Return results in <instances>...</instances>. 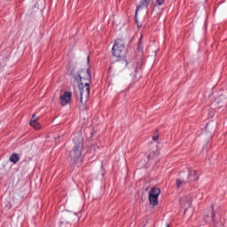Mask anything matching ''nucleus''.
<instances>
[{"label": "nucleus", "instance_id": "nucleus-13", "mask_svg": "<svg viewBox=\"0 0 227 227\" xmlns=\"http://www.w3.org/2000/svg\"><path fill=\"white\" fill-rule=\"evenodd\" d=\"M31 127H34V129H35V130H39L40 129V123L37 121H34V123H30Z\"/></svg>", "mask_w": 227, "mask_h": 227}, {"label": "nucleus", "instance_id": "nucleus-6", "mask_svg": "<svg viewBox=\"0 0 227 227\" xmlns=\"http://www.w3.org/2000/svg\"><path fill=\"white\" fill-rule=\"evenodd\" d=\"M150 3H152V0H140V4L137 5L135 17H137V12L141 8H148V6H150Z\"/></svg>", "mask_w": 227, "mask_h": 227}, {"label": "nucleus", "instance_id": "nucleus-16", "mask_svg": "<svg viewBox=\"0 0 227 227\" xmlns=\"http://www.w3.org/2000/svg\"><path fill=\"white\" fill-rule=\"evenodd\" d=\"M153 141H157L159 139V137H153Z\"/></svg>", "mask_w": 227, "mask_h": 227}, {"label": "nucleus", "instance_id": "nucleus-12", "mask_svg": "<svg viewBox=\"0 0 227 227\" xmlns=\"http://www.w3.org/2000/svg\"><path fill=\"white\" fill-rule=\"evenodd\" d=\"M166 0H154V6H162Z\"/></svg>", "mask_w": 227, "mask_h": 227}, {"label": "nucleus", "instance_id": "nucleus-4", "mask_svg": "<svg viewBox=\"0 0 227 227\" xmlns=\"http://www.w3.org/2000/svg\"><path fill=\"white\" fill-rule=\"evenodd\" d=\"M159 196H160V188L153 187L149 192V203L153 207L159 205Z\"/></svg>", "mask_w": 227, "mask_h": 227}, {"label": "nucleus", "instance_id": "nucleus-7", "mask_svg": "<svg viewBox=\"0 0 227 227\" xmlns=\"http://www.w3.org/2000/svg\"><path fill=\"white\" fill-rule=\"evenodd\" d=\"M188 180H189V182L198 180V171L189 169L188 170Z\"/></svg>", "mask_w": 227, "mask_h": 227}, {"label": "nucleus", "instance_id": "nucleus-3", "mask_svg": "<svg viewBox=\"0 0 227 227\" xmlns=\"http://www.w3.org/2000/svg\"><path fill=\"white\" fill-rule=\"evenodd\" d=\"M113 56L123 58L125 56V43L121 39H117L112 48Z\"/></svg>", "mask_w": 227, "mask_h": 227}, {"label": "nucleus", "instance_id": "nucleus-8", "mask_svg": "<svg viewBox=\"0 0 227 227\" xmlns=\"http://www.w3.org/2000/svg\"><path fill=\"white\" fill-rule=\"evenodd\" d=\"M191 203H192L191 197H184L180 200V204L183 207H191Z\"/></svg>", "mask_w": 227, "mask_h": 227}, {"label": "nucleus", "instance_id": "nucleus-1", "mask_svg": "<svg viewBox=\"0 0 227 227\" xmlns=\"http://www.w3.org/2000/svg\"><path fill=\"white\" fill-rule=\"evenodd\" d=\"M74 81L79 84L77 98H79L81 105L84 106L90 98V82H91V74H90V70H80L78 75L74 76Z\"/></svg>", "mask_w": 227, "mask_h": 227}, {"label": "nucleus", "instance_id": "nucleus-15", "mask_svg": "<svg viewBox=\"0 0 227 227\" xmlns=\"http://www.w3.org/2000/svg\"><path fill=\"white\" fill-rule=\"evenodd\" d=\"M211 217L212 219L215 217V213L214 212V207H212Z\"/></svg>", "mask_w": 227, "mask_h": 227}, {"label": "nucleus", "instance_id": "nucleus-10", "mask_svg": "<svg viewBox=\"0 0 227 227\" xmlns=\"http://www.w3.org/2000/svg\"><path fill=\"white\" fill-rule=\"evenodd\" d=\"M11 162H13V164H17L20 160V155L17 153H14L10 157Z\"/></svg>", "mask_w": 227, "mask_h": 227}, {"label": "nucleus", "instance_id": "nucleus-2", "mask_svg": "<svg viewBox=\"0 0 227 227\" xmlns=\"http://www.w3.org/2000/svg\"><path fill=\"white\" fill-rule=\"evenodd\" d=\"M73 141L74 146L69 154L71 162L73 164H81V162H82V148H84V143L81 137H75Z\"/></svg>", "mask_w": 227, "mask_h": 227}, {"label": "nucleus", "instance_id": "nucleus-5", "mask_svg": "<svg viewBox=\"0 0 227 227\" xmlns=\"http://www.w3.org/2000/svg\"><path fill=\"white\" fill-rule=\"evenodd\" d=\"M70 102H72V92L67 90L59 96V104L63 107H65V106H68Z\"/></svg>", "mask_w": 227, "mask_h": 227}, {"label": "nucleus", "instance_id": "nucleus-11", "mask_svg": "<svg viewBox=\"0 0 227 227\" xmlns=\"http://www.w3.org/2000/svg\"><path fill=\"white\" fill-rule=\"evenodd\" d=\"M176 184L177 189H180L182 187V185H185L186 183L180 179H176Z\"/></svg>", "mask_w": 227, "mask_h": 227}, {"label": "nucleus", "instance_id": "nucleus-18", "mask_svg": "<svg viewBox=\"0 0 227 227\" xmlns=\"http://www.w3.org/2000/svg\"><path fill=\"white\" fill-rule=\"evenodd\" d=\"M143 37L140 38V40L142 39ZM138 44L141 45V41H138Z\"/></svg>", "mask_w": 227, "mask_h": 227}, {"label": "nucleus", "instance_id": "nucleus-19", "mask_svg": "<svg viewBox=\"0 0 227 227\" xmlns=\"http://www.w3.org/2000/svg\"><path fill=\"white\" fill-rule=\"evenodd\" d=\"M88 61L90 62V57L87 58Z\"/></svg>", "mask_w": 227, "mask_h": 227}, {"label": "nucleus", "instance_id": "nucleus-14", "mask_svg": "<svg viewBox=\"0 0 227 227\" xmlns=\"http://www.w3.org/2000/svg\"><path fill=\"white\" fill-rule=\"evenodd\" d=\"M38 120H39V117L36 116L35 114H34L32 115V118H31L29 123H35V121H38Z\"/></svg>", "mask_w": 227, "mask_h": 227}, {"label": "nucleus", "instance_id": "nucleus-20", "mask_svg": "<svg viewBox=\"0 0 227 227\" xmlns=\"http://www.w3.org/2000/svg\"><path fill=\"white\" fill-rule=\"evenodd\" d=\"M167 227H169V224H167Z\"/></svg>", "mask_w": 227, "mask_h": 227}, {"label": "nucleus", "instance_id": "nucleus-9", "mask_svg": "<svg viewBox=\"0 0 227 227\" xmlns=\"http://www.w3.org/2000/svg\"><path fill=\"white\" fill-rule=\"evenodd\" d=\"M128 65H129V62L125 59L119 60L117 63V67H119V68H121V70H125V68H127Z\"/></svg>", "mask_w": 227, "mask_h": 227}, {"label": "nucleus", "instance_id": "nucleus-17", "mask_svg": "<svg viewBox=\"0 0 227 227\" xmlns=\"http://www.w3.org/2000/svg\"><path fill=\"white\" fill-rule=\"evenodd\" d=\"M148 159H153V156H152V154H149Z\"/></svg>", "mask_w": 227, "mask_h": 227}]
</instances>
